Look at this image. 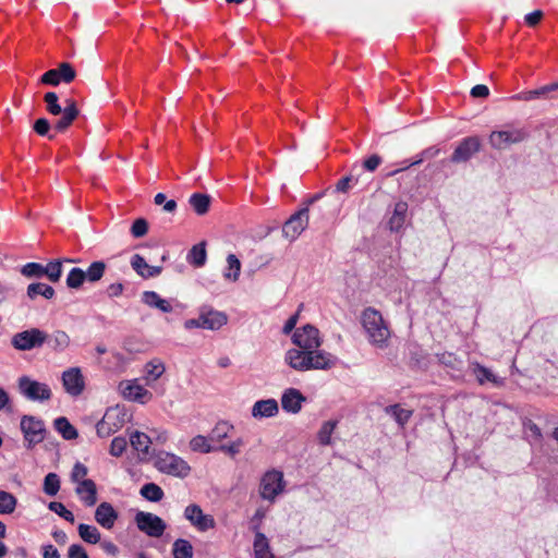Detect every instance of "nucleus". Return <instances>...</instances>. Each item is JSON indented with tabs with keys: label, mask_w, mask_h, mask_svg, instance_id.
<instances>
[{
	"label": "nucleus",
	"mask_w": 558,
	"mask_h": 558,
	"mask_svg": "<svg viewBox=\"0 0 558 558\" xmlns=\"http://www.w3.org/2000/svg\"><path fill=\"white\" fill-rule=\"evenodd\" d=\"M124 287L122 283H111L107 288V293L109 298H118L122 294Z\"/></svg>",
	"instance_id": "obj_63"
},
{
	"label": "nucleus",
	"mask_w": 558,
	"mask_h": 558,
	"mask_svg": "<svg viewBox=\"0 0 558 558\" xmlns=\"http://www.w3.org/2000/svg\"><path fill=\"white\" fill-rule=\"evenodd\" d=\"M207 258L205 242H201L192 246L189 251L186 260L189 264L195 267H202L205 265Z\"/></svg>",
	"instance_id": "obj_28"
},
{
	"label": "nucleus",
	"mask_w": 558,
	"mask_h": 558,
	"mask_svg": "<svg viewBox=\"0 0 558 558\" xmlns=\"http://www.w3.org/2000/svg\"><path fill=\"white\" fill-rule=\"evenodd\" d=\"M145 384L151 387L166 372V366L162 362L154 360L145 365Z\"/></svg>",
	"instance_id": "obj_26"
},
{
	"label": "nucleus",
	"mask_w": 558,
	"mask_h": 558,
	"mask_svg": "<svg viewBox=\"0 0 558 558\" xmlns=\"http://www.w3.org/2000/svg\"><path fill=\"white\" fill-rule=\"evenodd\" d=\"M232 429L233 426L228 422H218L208 435L209 440L213 442H220L229 436Z\"/></svg>",
	"instance_id": "obj_39"
},
{
	"label": "nucleus",
	"mask_w": 558,
	"mask_h": 558,
	"mask_svg": "<svg viewBox=\"0 0 558 558\" xmlns=\"http://www.w3.org/2000/svg\"><path fill=\"white\" fill-rule=\"evenodd\" d=\"M38 295H43L46 299H52L54 295V289L51 286L41 282H34L27 287V296L35 299Z\"/></svg>",
	"instance_id": "obj_36"
},
{
	"label": "nucleus",
	"mask_w": 558,
	"mask_h": 558,
	"mask_svg": "<svg viewBox=\"0 0 558 558\" xmlns=\"http://www.w3.org/2000/svg\"><path fill=\"white\" fill-rule=\"evenodd\" d=\"M308 208H301L293 214L283 225L282 234L289 241H295L308 226Z\"/></svg>",
	"instance_id": "obj_14"
},
{
	"label": "nucleus",
	"mask_w": 558,
	"mask_h": 558,
	"mask_svg": "<svg viewBox=\"0 0 558 558\" xmlns=\"http://www.w3.org/2000/svg\"><path fill=\"white\" fill-rule=\"evenodd\" d=\"M69 558H88L86 550L78 544H73L69 547Z\"/></svg>",
	"instance_id": "obj_60"
},
{
	"label": "nucleus",
	"mask_w": 558,
	"mask_h": 558,
	"mask_svg": "<svg viewBox=\"0 0 558 558\" xmlns=\"http://www.w3.org/2000/svg\"><path fill=\"white\" fill-rule=\"evenodd\" d=\"M173 558H193V546L186 539L179 538L173 543Z\"/></svg>",
	"instance_id": "obj_41"
},
{
	"label": "nucleus",
	"mask_w": 558,
	"mask_h": 558,
	"mask_svg": "<svg viewBox=\"0 0 558 558\" xmlns=\"http://www.w3.org/2000/svg\"><path fill=\"white\" fill-rule=\"evenodd\" d=\"M134 521L137 529L150 537H160L167 527L165 521L151 512L138 511Z\"/></svg>",
	"instance_id": "obj_9"
},
{
	"label": "nucleus",
	"mask_w": 558,
	"mask_h": 558,
	"mask_svg": "<svg viewBox=\"0 0 558 558\" xmlns=\"http://www.w3.org/2000/svg\"><path fill=\"white\" fill-rule=\"evenodd\" d=\"M44 100L47 111L50 114H61V118L54 124V129L59 132L65 131L80 114L76 102L73 99L66 98L64 100V107H61L58 95L53 92H49L44 96Z\"/></svg>",
	"instance_id": "obj_3"
},
{
	"label": "nucleus",
	"mask_w": 558,
	"mask_h": 558,
	"mask_svg": "<svg viewBox=\"0 0 558 558\" xmlns=\"http://www.w3.org/2000/svg\"><path fill=\"white\" fill-rule=\"evenodd\" d=\"M48 343L51 349L62 351L68 348L70 338L64 331L57 330L49 337Z\"/></svg>",
	"instance_id": "obj_45"
},
{
	"label": "nucleus",
	"mask_w": 558,
	"mask_h": 558,
	"mask_svg": "<svg viewBox=\"0 0 558 558\" xmlns=\"http://www.w3.org/2000/svg\"><path fill=\"white\" fill-rule=\"evenodd\" d=\"M17 499L11 493L0 490V514H11L15 511Z\"/></svg>",
	"instance_id": "obj_42"
},
{
	"label": "nucleus",
	"mask_w": 558,
	"mask_h": 558,
	"mask_svg": "<svg viewBox=\"0 0 558 558\" xmlns=\"http://www.w3.org/2000/svg\"><path fill=\"white\" fill-rule=\"evenodd\" d=\"M124 425V413L118 407L109 408L102 418L96 425L97 435L101 438L109 437Z\"/></svg>",
	"instance_id": "obj_8"
},
{
	"label": "nucleus",
	"mask_w": 558,
	"mask_h": 558,
	"mask_svg": "<svg viewBox=\"0 0 558 558\" xmlns=\"http://www.w3.org/2000/svg\"><path fill=\"white\" fill-rule=\"evenodd\" d=\"M291 340L298 349L311 352H325L324 350H319L323 343L320 332L311 324H306L303 327L298 328L293 332Z\"/></svg>",
	"instance_id": "obj_5"
},
{
	"label": "nucleus",
	"mask_w": 558,
	"mask_h": 558,
	"mask_svg": "<svg viewBox=\"0 0 558 558\" xmlns=\"http://www.w3.org/2000/svg\"><path fill=\"white\" fill-rule=\"evenodd\" d=\"M131 266L141 277L146 278V271L149 268V265L143 256L138 254L133 255L131 258Z\"/></svg>",
	"instance_id": "obj_52"
},
{
	"label": "nucleus",
	"mask_w": 558,
	"mask_h": 558,
	"mask_svg": "<svg viewBox=\"0 0 558 558\" xmlns=\"http://www.w3.org/2000/svg\"><path fill=\"white\" fill-rule=\"evenodd\" d=\"M189 204L197 215L203 216L209 210L210 196L203 193H194L190 196Z\"/></svg>",
	"instance_id": "obj_29"
},
{
	"label": "nucleus",
	"mask_w": 558,
	"mask_h": 558,
	"mask_svg": "<svg viewBox=\"0 0 558 558\" xmlns=\"http://www.w3.org/2000/svg\"><path fill=\"white\" fill-rule=\"evenodd\" d=\"M542 17H543V12L541 10H535V11L526 14L524 20L529 26L533 27V26H536L541 22Z\"/></svg>",
	"instance_id": "obj_61"
},
{
	"label": "nucleus",
	"mask_w": 558,
	"mask_h": 558,
	"mask_svg": "<svg viewBox=\"0 0 558 558\" xmlns=\"http://www.w3.org/2000/svg\"><path fill=\"white\" fill-rule=\"evenodd\" d=\"M241 262L234 254L227 256V268L223 271V278L228 281L235 282L240 277Z\"/></svg>",
	"instance_id": "obj_33"
},
{
	"label": "nucleus",
	"mask_w": 558,
	"mask_h": 558,
	"mask_svg": "<svg viewBox=\"0 0 558 558\" xmlns=\"http://www.w3.org/2000/svg\"><path fill=\"white\" fill-rule=\"evenodd\" d=\"M106 268H107V266H106L105 262H102V260L93 262L89 265V267L86 270H84L85 276H86V281H88L90 283H95V282L99 281L104 277Z\"/></svg>",
	"instance_id": "obj_38"
},
{
	"label": "nucleus",
	"mask_w": 558,
	"mask_h": 558,
	"mask_svg": "<svg viewBox=\"0 0 558 558\" xmlns=\"http://www.w3.org/2000/svg\"><path fill=\"white\" fill-rule=\"evenodd\" d=\"M45 266L38 263H27L23 266L21 272L28 278H40L44 276Z\"/></svg>",
	"instance_id": "obj_51"
},
{
	"label": "nucleus",
	"mask_w": 558,
	"mask_h": 558,
	"mask_svg": "<svg viewBox=\"0 0 558 558\" xmlns=\"http://www.w3.org/2000/svg\"><path fill=\"white\" fill-rule=\"evenodd\" d=\"M130 444L137 452L147 454L151 438L145 433L135 430L130 434Z\"/></svg>",
	"instance_id": "obj_31"
},
{
	"label": "nucleus",
	"mask_w": 558,
	"mask_h": 558,
	"mask_svg": "<svg viewBox=\"0 0 558 558\" xmlns=\"http://www.w3.org/2000/svg\"><path fill=\"white\" fill-rule=\"evenodd\" d=\"M284 489L283 474L271 470L266 472L259 484V494L263 499L274 501Z\"/></svg>",
	"instance_id": "obj_7"
},
{
	"label": "nucleus",
	"mask_w": 558,
	"mask_h": 558,
	"mask_svg": "<svg viewBox=\"0 0 558 558\" xmlns=\"http://www.w3.org/2000/svg\"><path fill=\"white\" fill-rule=\"evenodd\" d=\"M356 182H357V178H354L353 175L343 177L336 184V191L340 192V193H347L350 190V187L352 186V183H356Z\"/></svg>",
	"instance_id": "obj_57"
},
{
	"label": "nucleus",
	"mask_w": 558,
	"mask_h": 558,
	"mask_svg": "<svg viewBox=\"0 0 558 558\" xmlns=\"http://www.w3.org/2000/svg\"><path fill=\"white\" fill-rule=\"evenodd\" d=\"M76 495L87 507H93L97 502V487L93 480L80 482L75 488Z\"/></svg>",
	"instance_id": "obj_21"
},
{
	"label": "nucleus",
	"mask_w": 558,
	"mask_h": 558,
	"mask_svg": "<svg viewBox=\"0 0 558 558\" xmlns=\"http://www.w3.org/2000/svg\"><path fill=\"white\" fill-rule=\"evenodd\" d=\"M337 425V420H329L322 424L317 433V439L320 445L328 446L331 444V435L333 434Z\"/></svg>",
	"instance_id": "obj_37"
},
{
	"label": "nucleus",
	"mask_w": 558,
	"mask_h": 558,
	"mask_svg": "<svg viewBox=\"0 0 558 558\" xmlns=\"http://www.w3.org/2000/svg\"><path fill=\"white\" fill-rule=\"evenodd\" d=\"M408 213V204L405 202H398L395 205L393 214L389 219V228L392 231H399L405 221Z\"/></svg>",
	"instance_id": "obj_27"
},
{
	"label": "nucleus",
	"mask_w": 558,
	"mask_h": 558,
	"mask_svg": "<svg viewBox=\"0 0 558 558\" xmlns=\"http://www.w3.org/2000/svg\"><path fill=\"white\" fill-rule=\"evenodd\" d=\"M141 495L149 501H160L163 497V490L155 483H147L142 486Z\"/></svg>",
	"instance_id": "obj_43"
},
{
	"label": "nucleus",
	"mask_w": 558,
	"mask_h": 558,
	"mask_svg": "<svg viewBox=\"0 0 558 558\" xmlns=\"http://www.w3.org/2000/svg\"><path fill=\"white\" fill-rule=\"evenodd\" d=\"M284 363L296 372L328 371L336 365L337 357L329 352H311L293 348L284 353Z\"/></svg>",
	"instance_id": "obj_1"
},
{
	"label": "nucleus",
	"mask_w": 558,
	"mask_h": 558,
	"mask_svg": "<svg viewBox=\"0 0 558 558\" xmlns=\"http://www.w3.org/2000/svg\"><path fill=\"white\" fill-rule=\"evenodd\" d=\"M558 89V83L545 85L543 87L529 90L515 96V99L530 101L541 97H547L550 93Z\"/></svg>",
	"instance_id": "obj_32"
},
{
	"label": "nucleus",
	"mask_w": 558,
	"mask_h": 558,
	"mask_svg": "<svg viewBox=\"0 0 558 558\" xmlns=\"http://www.w3.org/2000/svg\"><path fill=\"white\" fill-rule=\"evenodd\" d=\"M76 77L75 69L69 62H62L58 68L43 74L40 83L57 86L60 83L69 84Z\"/></svg>",
	"instance_id": "obj_15"
},
{
	"label": "nucleus",
	"mask_w": 558,
	"mask_h": 558,
	"mask_svg": "<svg viewBox=\"0 0 558 558\" xmlns=\"http://www.w3.org/2000/svg\"><path fill=\"white\" fill-rule=\"evenodd\" d=\"M440 153V148H438L437 146H430L426 149H424L421 154H420V159L413 161L410 166H416V165H420L423 160L425 159H432L436 156H438Z\"/></svg>",
	"instance_id": "obj_58"
},
{
	"label": "nucleus",
	"mask_w": 558,
	"mask_h": 558,
	"mask_svg": "<svg viewBox=\"0 0 558 558\" xmlns=\"http://www.w3.org/2000/svg\"><path fill=\"white\" fill-rule=\"evenodd\" d=\"M62 275V264L60 260H53L45 266L44 276H47L48 279L52 282H57L60 280Z\"/></svg>",
	"instance_id": "obj_48"
},
{
	"label": "nucleus",
	"mask_w": 558,
	"mask_h": 558,
	"mask_svg": "<svg viewBox=\"0 0 558 558\" xmlns=\"http://www.w3.org/2000/svg\"><path fill=\"white\" fill-rule=\"evenodd\" d=\"M148 232V222L144 218L136 219L132 227L131 233L134 238H143Z\"/></svg>",
	"instance_id": "obj_53"
},
{
	"label": "nucleus",
	"mask_w": 558,
	"mask_h": 558,
	"mask_svg": "<svg viewBox=\"0 0 558 558\" xmlns=\"http://www.w3.org/2000/svg\"><path fill=\"white\" fill-rule=\"evenodd\" d=\"M60 489V478L56 473H48L44 480V492L48 496H54Z\"/></svg>",
	"instance_id": "obj_47"
},
{
	"label": "nucleus",
	"mask_w": 558,
	"mask_h": 558,
	"mask_svg": "<svg viewBox=\"0 0 558 558\" xmlns=\"http://www.w3.org/2000/svg\"><path fill=\"white\" fill-rule=\"evenodd\" d=\"M117 519L118 512L114 510L111 504L104 501L96 508L95 520L102 527L107 530L112 529Z\"/></svg>",
	"instance_id": "obj_20"
},
{
	"label": "nucleus",
	"mask_w": 558,
	"mask_h": 558,
	"mask_svg": "<svg viewBox=\"0 0 558 558\" xmlns=\"http://www.w3.org/2000/svg\"><path fill=\"white\" fill-rule=\"evenodd\" d=\"M128 441L124 437H116L112 439L110 445V454L113 457H120L126 449Z\"/></svg>",
	"instance_id": "obj_54"
},
{
	"label": "nucleus",
	"mask_w": 558,
	"mask_h": 558,
	"mask_svg": "<svg viewBox=\"0 0 558 558\" xmlns=\"http://www.w3.org/2000/svg\"><path fill=\"white\" fill-rule=\"evenodd\" d=\"M203 329L218 330L228 322L225 313L214 310H203L201 312Z\"/></svg>",
	"instance_id": "obj_22"
},
{
	"label": "nucleus",
	"mask_w": 558,
	"mask_h": 558,
	"mask_svg": "<svg viewBox=\"0 0 558 558\" xmlns=\"http://www.w3.org/2000/svg\"><path fill=\"white\" fill-rule=\"evenodd\" d=\"M34 131L40 136H48L50 140L53 138V135H49L50 122L45 118L35 121Z\"/></svg>",
	"instance_id": "obj_56"
},
{
	"label": "nucleus",
	"mask_w": 558,
	"mask_h": 558,
	"mask_svg": "<svg viewBox=\"0 0 558 558\" xmlns=\"http://www.w3.org/2000/svg\"><path fill=\"white\" fill-rule=\"evenodd\" d=\"M385 412L391 415L401 427H403L412 416V411L402 408L400 404L388 405L385 408Z\"/></svg>",
	"instance_id": "obj_34"
},
{
	"label": "nucleus",
	"mask_w": 558,
	"mask_h": 558,
	"mask_svg": "<svg viewBox=\"0 0 558 558\" xmlns=\"http://www.w3.org/2000/svg\"><path fill=\"white\" fill-rule=\"evenodd\" d=\"M481 149V141L477 136H469L463 138L456 147L450 157L453 163H462L469 161Z\"/></svg>",
	"instance_id": "obj_16"
},
{
	"label": "nucleus",
	"mask_w": 558,
	"mask_h": 558,
	"mask_svg": "<svg viewBox=\"0 0 558 558\" xmlns=\"http://www.w3.org/2000/svg\"><path fill=\"white\" fill-rule=\"evenodd\" d=\"M489 95V89L486 85L478 84L472 87L471 96L474 98H486Z\"/></svg>",
	"instance_id": "obj_62"
},
{
	"label": "nucleus",
	"mask_w": 558,
	"mask_h": 558,
	"mask_svg": "<svg viewBox=\"0 0 558 558\" xmlns=\"http://www.w3.org/2000/svg\"><path fill=\"white\" fill-rule=\"evenodd\" d=\"M54 428L66 440L75 439L78 436L75 427L69 422L66 417L63 416L54 420Z\"/></svg>",
	"instance_id": "obj_35"
},
{
	"label": "nucleus",
	"mask_w": 558,
	"mask_h": 558,
	"mask_svg": "<svg viewBox=\"0 0 558 558\" xmlns=\"http://www.w3.org/2000/svg\"><path fill=\"white\" fill-rule=\"evenodd\" d=\"M253 546L255 558H275L270 551L269 542L262 532H256Z\"/></svg>",
	"instance_id": "obj_30"
},
{
	"label": "nucleus",
	"mask_w": 558,
	"mask_h": 558,
	"mask_svg": "<svg viewBox=\"0 0 558 558\" xmlns=\"http://www.w3.org/2000/svg\"><path fill=\"white\" fill-rule=\"evenodd\" d=\"M472 372L481 385L489 381L496 387H501L505 384L502 378L496 376L489 368L478 363L472 364Z\"/></svg>",
	"instance_id": "obj_24"
},
{
	"label": "nucleus",
	"mask_w": 558,
	"mask_h": 558,
	"mask_svg": "<svg viewBox=\"0 0 558 558\" xmlns=\"http://www.w3.org/2000/svg\"><path fill=\"white\" fill-rule=\"evenodd\" d=\"M362 326L371 344L384 349L388 345L390 330L379 311L367 307L362 313Z\"/></svg>",
	"instance_id": "obj_2"
},
{
	"label": "nucleus",
	"mask_w": 558,
	"mask_h": 558,
	"mask_svg": "<svg viewBox=\"0 0 558 558\" xmlns=\"http://www.w3.org/2000/svg\"><path fill=\"white\" fill-rule=\"evenodd\" d=\"M305 397L295 388H288L281 397V407L286 412L296 414L302 409Z\"/></svg>",
	"instance_id": "obj_19"
},
{
	"label": "nucleus",
	"mask_w": 558,
	"mask_h": 558,
	"mask_svg": "<svg viewBox=\"0 0 558 558\" xmlns=\"http://www.w3.org/2000/svg\"><path fill=\"white\" fill-rule=\"evenodd\" d=\"M43 557L44 558H60V554L54 546L45 545L43 547Z\"/></svg>",
	"instance_id": "obj_64"
},
{
	"label": "nucleus",
	"mask_w": 558,
	"mask_h": 558,
	"mask_svg": "<svg viewBox=\"0 0 558 558\" xmlns=\"http://www.w3.org/2000/svg\"><path fill=\"white\" fill-rule=\"evenodd\" d=\"M21 429L28 447L41 442L46 437L44 422L35 416L24 415L21 420Z\"/></svg>",
	"instance_id": "obj_13"
},
{
	"label": "nucleus",
	"mask_w": 558,
	"mask_h": 558,
	"mask_svg": "<svg viewBox=\"0 0 558 558\" xmlns=\"http://www.w3.org/2000/svg\"><path fill=\"white\" fill-rule=\"evenodd\" d=\"M118 390L128 401L145 404L153 399V393L137 383V379L122 380Z\"/></svg>",
	"instance_id": "obj_12"
},
{
	"label": "nucleus",
	"mask_w": 558,
	"mask_h": 558,
	"mask_svg": "<svg viewBox=\"0 0 558 558\" xmlns=\"http://www.w3.org/2000/svg\"><path fill=\"white\" fill-rule=\"evenodd\" d=\"M87 473H88L87 468L84 464L76 462L72 470V473H71V480L74 483L78 484L80 482L87 480V478H85Z\"/></svg>",
	"instance_id": "obj_55"
},
{
	"label": "nucleus",
	"mask_w": 558,
	"mask_h": 558,
	"mask_svg": "<svg viewBox=\"0 0 558 558\" xmlns=\"http://www.w3.org/2000/svg\"><path fill=\"white\" fill-rule=\"evenodd\" d=\"M86 280L85 271L81 268H72L66 277V286L71 289H78Z\"/></svg>",
	"instance_id": "obj_46"
},
{
	"label": "nucleus",
	"mask_w": 558,
	"mask_h": 558,
	"mask_svg": "<svg viewBox=\"0 0 558 558\" xmlns=\"http://www.w3.org/2000/svg\"><path fill=\"white\" fill-rule=\"evenodd\" d=\"M154 465L159 472L179 478L187 477L192 470L183 458L165 450L155 453Z\"/></svg>",
	"instance_id": "obj_4"
},
{
	"label": "nucleus",
	"mask_w": 558,
	"mask_h": 558,
	"mask_svg": "<svg viewBox=\"0 0 558 558\" xmlns=\"http://www.w3.org/2000/svg\"><path fill=\"white\" fill-rule=\"evenodd\" d=\"M47 340V335L37 329L32 328L17 332L12 338V345L20 351H29L35 348H39Z\"/></svg>",
	"instance_id": "obj_11"
},
{
	"label": "nucleus",
	"mask_w": 558,
	"mask_h": 558,
	"mask_svg": "<svg viewBox=\"0 0 558 558\" xmlns=\"http://www.w3.org/2000/svg\"><path fill=\"white\" fill-rule=\"evenodd\" d=\"M190 448L194 452L209 453L216 450L215 447L210 445L209 437H205L203 435H197L190 440Z\"/></svg>",
	"instance_id": "obj_40"
},
{
	"label": "nucleus",
	"mask_w": 558,
	"mask_h": 558,
	"mask_svg": "<svg viewBox=\"0 0 558 558\" xmlns=\"http://www.w3.org/2000/svg\"><path fill=\"white\" fill-rule=\"evenodd\" d=\"M279 407L275 399L258 400L252 408L254 418L274 417L278 414Z\"/></svg>",
	"instance_id": "obj_23"
},
{
	"label": "nucleus",
	"mask_w": 558,
	"mask_h": 558,
	"mask_svg": "<svg viewBox=\"0 0 558 558\" xmlns=\"http://www.w3.org/2000/svg\"><path fill=\"white\" fill-rule=\"evenodd\" d=\"M381 161V157L377 154H374L364 160L363 168L369 172H373L379 167Z\"/></svg>",
	"instance_id": "obj_59"
},
{
	"label": "nucleus",
	"mask_w": 558,
	"mask_h": 558,
	"mask_svg": "<svg viewBox=\"0 0 558 558\" xmlns=\"http://www.w3.org/2000/svg\"><path fill=\"white\" fill-rule=\"evenodd\" d=\"M243 446H244V440L242 438H238L230 444H225V445L219 446L218 448H216V450L222 451L223 453L233 458L240 453L241 448Z\"/></svg>",
	"instance_id": "obj_50"
},
{
	"label": "nucleus",
	"mask_w": 558,
	"mask_h": 558,
	"mask_svg": "<svg viewBox=\"0 0 558 558\" xmlns=\"http://www.w3.org/2000/svg\"><path fill=\"white\" fill-rule=\"evenodd\" d=\"M184 517L190 523L201 532L208 531L215 527V520L213 515L205 514L199 506L190 505L184 510Z\"/></svg>",
	"instance_id": "obj_17"
},
{
	"label": "nucleus",
	"mask_w": 558,
	"mask_h": 558,
	"mask_svg": "<svg viewBox=\"0 0 558 558\" xmlns=\"http://www.w3.org/2000/svg\"><path fill=\"white\" fill-rule=\"evenodd\" d=\"M48 508L70 523H73L75 520L74 514L68 510L62 502L51 501L49 502Z\"/></svg>",
	"instance_id": "obj_49"
},
{
	"label": "nucleus",
	"mask_w": 558,
	"mask_h": 558,
	"mask_svg": "<svg viewBox=\"0 0 558 558\" xmlns=\"http://www.w3.org/2000/svg\"><path fill=\"white\" fill-rule=\"evenodd\" d=\"M19 389L25 398L32 401H47L52 395L47 384L33 380L27 376H22L19 379Z\"/></svg>",
	"instance_id": "obj_10"
},
{
	"label": "nucleus",
	"mask_w": 558,
	"mask_h": 558,
	"mask_svg": "<svg viewBox=\"0 0 558 558\" xmlns=\"http://www.w3.org/2000/svg\"><path fill=\"white\" fill-rule=\"evenodd\" d=\"M527 137V132L524 129L512 128L507 125L499 131H493L489 134L488 142L495 149L502 150L513 144H519Z\"/></svg>",
	"instance_id": "obj_6"
},
{
	"label": "nucleus",
	"mask_w": 558,
	"mask_h": 558,
	"mask_svg": "<svg viewBox=\"0 0 558 558\" xmlns=\"http://www.w3.org/2000/svg\"><path fill=\"white\" fill-rule=\"evenodd\" d=\"M78 534L83 541L89 544H97L100 541V533L97 527L88 524L78 525Z\"/></svg>",
	"instance_id": "obj_44"
},
{
	"label": "nucleus",
	"mask_w": 558,
	"mask_h": 558,
	"mask_svg": "<svg viewBox=\"0 0 558 558\" xmlns=\"http://www.w3.org/2000/svg\"><path fill=\"white\" fill-rule=\"evenodd\" d=\"M62 384L65 391L73 396H80L85 387L84 378L78 367H72L63 372Z\"/></svg>",
	"instance_id": "obj_18"
},
{
	"label": "nucleus",
	"mask_w": 558,
	"mask_h": 558,
	"mask_svg": "<svg viewBox=\"0 0 558 558\" xmlns=\"http://www.w3.org/2000/svg\"><path fill=\"white\" fill-rule=\"evenodd\" d=\"M142 301L147 306L158 308L162 313H170L172 311L170 302L166 299H162L155 291H145L142 295Z\"/></svg>",
	"instance_id": "obj_25"
}]
</instances>
